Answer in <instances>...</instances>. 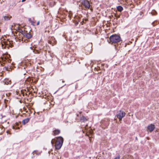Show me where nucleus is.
Wrapping results in <instances>:
<instances>
[{"instance_id":"nucleus-1","label":"nucleus","mask_w":159,"mask_h":159,"mask_svg":"<svg viewBox=\"0 0 159 159\" xmlns=\"http://www.w3.org/2000/svg\"><path fill=\"white\" fill-rule=\"evenodd\" d=\"M63 142V139L61 136H59L57 138L55 142V147L57 150H59L61 148Z\"/></svg>"},{"instance_id":"nucleus-2","label":"nucleus","mask_w":159,"mask_h":159,"mask_svg":"<svg viewBox=\"0 0 159 159\" xmlns=\"http://www.w3.org/2000/svg\"><path fill=\"white\" fill-rule=\"evenodd\" d=\"M120 37L116 35H113L110 37V40L111 43L119 42L120 41Z\"/></svg>"},{"instance_id":"nucleus-3","label":"nucleus","mask_w":159,"mask_h":159,"mask_svg":"<svg viewBox=\"0 0 159 159\" xmlns=\"http://www.w3.org/2000/svg\"><path fill=\"white\" fill-rule=\"evenodd\" d=\"M125 115V113L123 111L120 110L118 111L116 114L117 117L119 119V120H121L122 118Z\"/></svg>"},{"instance_id":"nucleus-4","label":"nucleus","mask_w":159,"mask_h":159,"mask_svg":"<svg viewBox=\"0 0 159 159\" xmlns=\"http://www.w3.org/2000/svg\"><path fill=\"white\" fill-rule=\"evenodd\" d=\"M82 5L84 6L86 9H89L90 5L89 2L87 0H84L81 2Z\"/></svg>"},{"instance_id":"nucleus-5","label":"nucleus","mask_w":159,"mask_h":159,"mask_svg":"<svg viewBox=\"0 0 159 159\" xmlns=\"http://www.w3.org/2000/svg\"><path fill=\"white\" fill-rule=\"evenodd\" d=\"M48 43L52 44V45H53L56 43V41L55 39L53 37H49L48 39Z\"/></svg>"},{"instance_id":"nucleus-6","label":"nucleus","mask_w":159,"mask_h":159,"mask_svg":"<svg viewBox=\"0 0 159 159\" xmlns=\"http://www.w3.org/2000/svg\"><path fill=\"white\" fill-rule=\"evenodd\" d=\"M21 31L22 32V34H23L24 36H25L26 38L28 39H30L32 37V35L30 34V33H25V32H23L22 30H21Z\"/></svg>"},{"instance_id":"nucleus-7","label":"nucleus","mask_w":159,"mask_h":159,"mask_svg":"<svg viewBox=\"0 0 159 159\" xmlns=\"http://www.w3.org/2000/svg\"><path fill=\"white\" fill-rule=\"evenodd\" d=\"M155 128V125L153 124H151L148 127V129L150 132L152 131Z\"/></svg>"},{"instance_id":"nucleus-8","label":"nucleus","mask_w":159,"mask_h":159,"mask_svg":"<svg viewBox=\"0 0 159 159\" xmlns=\"http://www.w3.org/2000/svg\"><path fill=\"white\" fill-rule=\"evenodd\" d=\"M53 135L54 136L60 133V130L58 129H55L53 131Z\"/></svg>"},{"instance_id":"nucleus-9","label":"nucleus","mask_w":159,"mask_h":159,"mask_svg":"<svg viewBox=\"0 0 159 159\" xmlns=\"http://www.w3.org/2000/svg\"><path fill=\"white\" fill-rule=\"evenodd\" d=\"M30 118H28L25 119L22 121V124L24 125H25L29 122L30 120Z\"/></svg>"},{"instance_id":"nucleus-10","label":"nucleus","mask_w":159,"mask_h":159,"mask_svg":"<svg viewBox=\"0 0 159 159\" xmlns=\"http://www.w3.org/2000/svg\"><path fill=\"white\" fill-rule=\"evenodd\" d=\"M88 120L84 116H83L80 118V120L83 122H84L87 121Z\"/></svg>"},{"instance_id":"nucleus-11","label":"nucleus","mask_w":159,"mask_h":159,"mask_svg":"<svg viewBox=\"0 0 159 159\" xmlns=\"http://www.w3.org/2000/svg\"><path fill=\"white\" fill-rule=\"evenodd\" d=\"M117 10L120 12H121L123 10V8L121 6H118L117 7Z\"/></svg>"},{"instance_id":"nucleus-12","label":"nucleus","mask_w":159,"mask_h":159,"mask_svg":"<svg viewBox=\"0 0 159 159\" xmlns=\"http://www.w3.org/2000/svg\"><path fill=\"white\" fill-rule=\"evenodd\" d=\"M3 18L5 20H8L10 19V18H11V16L9 17L8 16H4Z\"/></svg>"},{"instance_id":"nucleus-13","label":"nucleus","mask_w":159,"mask_h":159,"mask_svg":"<svg viewBox=\"0 0 159 159\" xmlns=\"http://www.w3.org/2000/svg\"><path fill=\"white\" fill-rule=\"evenodd\" d=\"M16 4L15 3H14V2L12 4V5L11 4L10 5V7L11 8L14 7L16 6Z\"/></svg>"},{"instance_id":"nucleus-14","label":"nucleus","mask_w":159,"mask_h":159,"mask_svg":"<svg viewBox=\"0 0 159 159\" xmlns=\"http://www.w3.org/2000/svg\"><path fill=\"white\" fill-rule=\"evenodd\" d=\"M151 13L152 14V15H156L157 14V12L155 10H153L152 11Z\"/></svg>"},{"instance_id":"nucleus-15","label":"nucleus","mask_w":159,"mask_h":159,"mask_svg":"<svg viewBox=\"0 0 159 159\" xmlns=\"http://www.w3.org/2000/svg\"><path fill=\"white\" fill-rule=\"evenodd\" d=\"M33 52L35 54H39L40 53L37 50L34 51Z\"/></svg>"},{"instance_id":"nucleus-16","label":"nucleus","mask_w":159,"mask_h":159,"mask_svg":"<svg viewBox=\"0 0 159 159\" xmlns=\"http://www.w3.org/2000/svg\"><path fill=\"white\" fill-rule=\"evenodd\" d=\"M120 159V156L119 155H118L117 156L115 157L114 159Z\"/></svg>"},{"instance_id":"nucleus-17","label":"nucleus","mask_w":159,"mask_h":159,"mask_svg":"<svg viewBox=\"0 0 159 159\" xmlns=\"http://www.w3.org/2000/svg\"><path fill=\"white\" fill-rule=\"evenodd\" d=\"M31 25H34V22L32 21H31Z\"/></svg>"},{"instance_id":"nucleus-18","label":"nucleus","mask_w":159,"mask_h":159,"mask_svg":"<svg viewBox=\"0 0 159 159\" xmlns=\"http://www.w3.org/2000/svg\"><path fill=\"white\" fill-rule=\"evenodd\" d=\"M39 23H40V21H38L37 23V25H38L39 24Z\"/></svg>"},{"instance_id":"nucleus-19","label":"nucleus","mask_w":159,"mask_h":159,"mask_svg":"<svg viewBox=\"0 0 159 159\" xmlns=\"http://www.w3.org/2000/svg\"><path fill=\"white\" fill-rule=\"evenodd\" d=\"M51 143L52 145H53L54 144V142L53 141V140H52L51 141Z\"/></svg>"},{"instance_id":"nucleus-20","label":"nucleus","mask_w":159,"mask_h":159,"mask_svg":"<svg viewBox=\"0 0 159 159\" xmlns=\"http://www.w3.org/2000/svg\"><path fill=\"white\" fill-rule=\"evenodd\" d=\"M2 61H4L5 60V58H4L3 57L2 58Z\"/></svg>"},{"instance_id":"nucleus-21","label":"nucleus","mask_w":159,"mask_h":159,"mask_svg":"<svg viewBox=\"0 0 159 159\" xmlns=\"http://www.w3.org/2000/svg\"><path fill=\"white\" fill-rule=\"evenodd\" d=\"M26 1V0H22V2H24Z\"/></svg>"},{"instance_id":"nucleus-22","label":"nucleus","mask_w":159,"mask_h":159,"mask_svg":"<svg viewBox=\"0 0 159 159\" xmlns=\"http://www.w3.org/2000/svg\"><path fill=\"white\" fill-rule=\"evenodd\" d=\"M87 20H88V19H85V21H86Z\"/></svg>"},{"instance_id":"nucleus-23","label":"nucleus","mask_w":159,"mask_h":159,"mask_svg":"<svg viewBox=\"0 0 159 159\" xmlns=\"http://www.w3.org/2000/svg\"><path fill=\"white\" fill-rule=\"evenodd\" d=\"M62 82L63 83H64V82H65V81H64L63 80V81H62Z\"/></svg>"},{"instance_id":"nucleus-24","label":"nucleus","mask_w":159,"mask_h":159,"mask_svg":"<svg viewBox=\"0 0 159 159\" xmlns=\"http://www.w3.org/2000/svg\"><path fill=\"white\" fill-rule=\"evenodd\" d=\"M82 131H83V132L84 133V131L83 130H82Z\"/></svg>"},{"instance_id":"nucleus-25","label":"nucleus","mask_w":159,"mask_h":159,"mask_svg":"<svg viewBox=\"0 0 159 159\" xmlns=\"http://www.w3.org/2000/svg\"><path fill=\"white\" fill-rule=\"evenodd\" d=\"M84 23H85L84 22V20H83V21H82Z\"/></svg>"},{"instance_id":"nucleus-26","label":"nucleus","mask_w":159,"mask_h":159,"mask_svg":"<svg viewBox=\"0 0 159 159\" xmlns=\"http://www.w3.org/2000/svg\"><path fill=\"white\" fill-rule=\"evenodd\" d=\"M152 25H153V26H154V25H153V23H152Z\"/></svg>"},{"instance_id":"nucleus-27","label":"nucleus","mask_w":159,"mask_h":159,"mask_svg":"<svg viewBox=\"0 0 159 159\" xmlns=\"http://www.w3.org/2000/svg\"><path fill=\"white\" fill-rule=\"evenodd\" d=\"M5 84H6V81H5Z\"/></svg>"},{"instance_id":"nucleus-28","label":"nucleus","mask_w":159,"mask_h":159,"mask_svg":"<svg viewBox=\"0 0 159 159\" xmlns=\"http://www.w3.org/2000/svg\"><path fill=\"white\" fill-rule=\"evenodd\" d=\"M147 138V139H148V138Z\"/></svg>"}]
</instances>
